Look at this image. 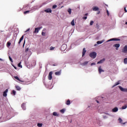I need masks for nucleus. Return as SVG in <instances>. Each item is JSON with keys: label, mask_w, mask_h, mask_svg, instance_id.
<instances>
[{"label": "nucleus", "mask_w": 127, "mask_h": 127, "mask_svg": "<svg viewBox=\"0 0 127 127\" xmlns=\"http://www.w3.org/2000/svg\"><path fill=\"white\" fill-rule=\"evenodd\" d=\"M43 83L46 88L51 89L53 88V80H45Z\"/></svg>", "instance_id": "f257e3e1"}, {"label": "nucleus", "mask_w": 127, "mask_h": 127, "mask_svg": "<svg viewBox=\"0 0 127 127\" xmlns=\"http://www.w3.org/2000/svg\"><path fill=\"white\" fill-rule=\"evenodd\" d=\"M17 82H18V83H19L20 84H22V85H28L30 84V81H28V80H18Z\"/></svg>", "instance_id": "f03ea898"}, {"label": "nucleus", "mask_w": 127, "mask_h": 127, "mask_svg": "<svg viewBox=\"0 0 127 127\" xmlns=\"http://www.w3.org/2000/svg\"><path fill=\"white\" fill-rule=\"evenodd\" d=\"M89 56L90 57H91V58H93V59H95V58H96V57H97V53L93 52L92 53H91L89 54Z\"/></svg>", "instance_id": "7ed1b4c3"}, {"label": "nucleus", "mask_w": 127, "mask_h": 127, "mask_svg": "<svg viewBox=\"0 0 127 127\" xmlns=\"http://www.w3.org/2000/svg\"><path fill=\"white\" fill-rule=\"evenodd\" d=\"M42 28V26L35 28V31L33 32L34 33H38L39 32V30H40Z\"/></svg>", "instance_id": "20e7f679"}, {"label": "nucleus", "mask_w": 127, "mask_h": 127, "mask_svg": "<svg viewBox=\"0 0 127 127\" xmlns=\"http://www.w3.org/2000/svg\"><path fill=\"white\" fill-rule=\"evenodd\" d=\"M62 51H65L67 49V45H63L61 48Z\"/></svg>", "instance_id": "39448f33"}, {"label": "nucleus", "mask_w": 127, "mask_h": 127, "mask_svg": "<svg viewBox=\"0 0 127 127\" xmlns=\"http://www.w3.org/2000/svg\"><path fill=\"white\" fill-rule=\"evenodd\" d=\"M118 87L122 92H125L127 93V88H124L121 86H119Z\"/></svg>", "instance_id": "423d86ee"}, {"label": "nucleus", "mask_w": 127, "mask_h": 127, "mask_svg": "<svg viewBox=\"0 0 127 127\" xmlns=\"http://www.w3.org/2000/svg\"><path fill=\"white\" fill-rule=\"evenodd\" d=\"M121 40V39H118V38H112V39H110V40H109L108 41H107V42H109L110 41H120Z\"/></svg>", "instance_id": "0eeeda50"}, {"label": "nucleus", "mask_w": 127, "mask_h": 127, "mask_svg": "<svg viewBox=\"0 0 127 127\" xmlns=\"http://www.w3.org/2000/svg\"><path fill=\"white\" fill-rule=\"evenodd\" d=\"M122 52L123 53H127V45H125L124 48L122 49Z\"/></svg>", "instance_id": "6e6552de"}, {"label": "nucleus", "mask_w": 127, "mask_h": 127, "mask_svg": "<svg viewBox=\"0 0 127 127\" xmlns=\"http://www.w3.org/2000/svg\"><path fill=\"white\" fill-rule=\"evenodd\" d=\"M52 74H53V71H50L49 72V75H48L49 80H52Z\"/></svg>", "instance_id": "1a4fd4ad"}, {"label": "nucleus", "mask_w": 127, "mask_h": 127, "mask_svg": "<svg viewBox=\"0 0 127 127\" xmlns=\"http://www.w3.org/2000/svg\"><path fill=\"white\" fill-rule=\"evenodd\" d=\"M98 72H99V74H101V73L105 72V70H104L103 69H102V66H99L98 67Z\"/></svg>", "instance_id": "9d476101"}, {"label": "nucleus", "mask_w": 127, "mask_h": 127, "mask_svg": "<svg viewBox=\"0 0 127 127\" xmlns=\"http://www.w3.org/2000/svg\"><path fill=\"white\" fill-rule=\"evenodd\" d=\"M121 46V45L120 44H115L113 45V47H116V50H119V47Z\"/></svg>", "instance_id": "9b49d317"}, {"label": "nucleus", "mask_w": 127, "mask_h": 127, "mask_svg": "<svg viewBox=\"0 0 127 127\" xmlns=\"http://www.w3.org/2000/svg\"><path fill=\"white\" fill-rule=\"evenodd\" d=\"M45 12H46L47 13H49L52 12V10L51 8H47L44 10Z\"/></svg>", "instance_id": "f8f14e48"}, {"label": "nucleus", "mask_w": 127, "mask_h": 127, "mask_svg": "<svg viewBox=\"0 0 127 127\" xmlns=\"http://www.w3.org/2000/svg\"><path fill=\"white\" fill-rule=\"evenodd\" d=\"M7 92H8V89H6L3 93V97H6L7 96Z\"/></svg>", "instance_id": "ddd939ff"}, {"label": "nucleus", "mask_w": 127, "mask_h": 127, "mask_svg": "<svg viewBox=\"0 0 127 127\" xmlns=\"http://www.w3.org/2000/svg\"><path fill=\"white\" fill-rule=\"evenodd\" d=\"M118 111H119V108H118V107H115L112 110L113 113H117Z\"/></svg>", "instance_id": "4468645a"}, {"label": "nucleus", "mask_w": 127, "mask_h": 127, "mask_svg": "<svg viewBox=\"0 0 127 127\" xmlns=\"http://www.w3.org/2000/svg\"><path fill=\"white\" fill-rule=\"evenodd\" d=\"M86 52L87 51H86V48H84L82 51V57L84 56L85 54H86Z\"/></svg>", "instance_id": "2eb2a0df"}, {"label": "nucleus", "mask_w": 127, "mask_h": 127, "mask_svg": "<svg viewBox=\"0 0 127 127\" xmlns=\"http://www.w3.org/2000/svg\"><path fill=\"white\" fill-rule=\"evenodd\" d=\"M21 108L23 109L24 111H25V110H26V108L25 107V103H23L21 105Z\"/></svg>", "instance_id": "dca6fc26"}, {"label": "nucleus", "mask_w": 127, "mask_h": 127, "mask_svg": "<svg viewBox=\"0 0 127 127\" xmlns=\"http://www.w3.org/2000/svg\"><path fill=\"white\" fill-rule=\"evenodd\" d=\"M24 36L23 35L22 36V37L20 38L19 42H18V45H20V43H21V41L23 40V38H24Z\"/></svg>", "instance_id": "f3484780"}, {"label": "nucleus", "mask_w": 127, "mask_h": 127, "mask_svg": "<svg viewBox=\"0 0 127 127\" xmlns=\"http://www.w3.org/2000/svg\"><path fill=\"white\" fill-rule=\"evenodd\" d=\"M104 62H105V59H103L97 62V64H102V63H104Z\"/></svg>", "instance_id": "a211bd4d"}, {"label": "nucleus", "mask_w": 127, "mask_h": 127, "mask_svg": "<svg viewBox=\"0 0 127 127\" xmlns=\"http://www.w3.org/2000/svg\"><path fill=\"white\" fill-rule=\"evenodd\" d=\"M53 116H54L55 117H59V114L57 113L56 112H54L53 113Z\"/></svg>", "instance_id": "6ab92c4d"}, {"label": "nucleus", "mask_w": 127, "mask_h": 127, "mask_svg": "<svg viewBox=\"0 0 127 127\" xmlns=\"http://www.w3.org/2000/svg\"><path fill=\"white\" fill-rule=\"evenodd\" d=\"M55 75H56V76H59L60 75H61V70H60V71H57L55 73Z\"/></svg>", "instance_id": "aec40b11"}, {"label": "nucleus", "mask_w": 127, "mask_h": 127, "mask_svg": "<svg viewBox=\"0 0 127 127\" xmlns=\"http://www.w3.org/2000/svg\"><path fill=\"white\" fill-rule=\"evenodd\" d=\"M93 10L94 11H97L99 10V7H98L97 6H95L93 8Z\"/></svg>", "instance_id": "412c9836"}, {"label": "nucleus", "mask_w": 127, "mask_h": 127, "mask_svg": "<svg viewBox=\"0 0 127 127\" xmlns=\"http://www.w3.org/2000/svg\"><path fill=\"white\" fill-rule=\"evenodd\" d=\"M119 123L120 124H123V125H126V123H123V120L122 119V118H119Z\"/></svg>", "instance_id": "4be33fe9"}, {"label": "nucleus", "mask_w": 127, "mask_h": 127, "mask_svg": "<svg viewBox=\"0 0 127 127\" xmlns=\"http://www.w3.org/2000/svg\"><path fill=\"white\" fill-rule=\"evenodd\" d=\"M118 85H120V81L116 82L113 86L112 88H114V87H116V86H118Z\"/></svg>", "instance_id": "5701e85b"}, {"label": "nucleus", "mask_w": 127, "mask_h": 127, "mask_svg": "<svg viewBox=\"0 0 127 127\" xmlns=\"http://www.w3.org/2000/svg\"><path fill=\"white\" fill-rule=\"evenodd\" d=\"M2 117H0V120H1V118ZM8 120H9V119L7 118H6L5 119H4L2 121H0V123H1V122H5L6 121H8Z\"/></svg>", "instance_id": "b1692460"}, {"label": "nucleus", "mask_w": 127, "mask_h": 127, "mask_svg": "<svg viewBox=\"0 0 127 127\" xmlns=\"http://www.w3.org/2000/svg\"><path fill=\"white\" fill-rule=\"evenodd\" d=\"M127 108V105L126 104L125 105L122 106V110H126Z\"/></svg>", "instance_id": "393cba45"}, {"label": "nucleus", "mask_w": 127, "mask_h": 127, "mask_svg": "<svg viewBox=\"0 0 127 127\" xmlns=\"http://www.w3.org/2000/svg\"><path fill=\"white\" fill-rule=\"evenodd\" d=\"M16 89L17 91H20V90H21V88L18 86H16Z\"/></svg>", "instance_id": "a878e982"}, {"label": "nucleus", "mask_w": 127, "mask_h": 127, "mask_svg": "<svg viewBox=\"0 0 127 127\" xmlns=\"http://www.w3.org/2000/svg\"><path fill=\"white\" fill-rule=\"evenodd\" d=\"M70 104H71V102L69 100H68L66 102V105H67V106H69Z\"/></svg>", "instance_id": "bb28decb"}, {"label": "nucleus", "mask_w": 127, "mask_h": 127, "mask_svg": "<svg viewBox=\"0 0 127 127\" xmlns=\"http://www.w3.org/2000/svg\"><path fill=\"white\" fill-rule=\"evenodd\" d=\"M67 11L69 13V14H71L72 12V10L71 9V8H68Z\"/></svg>", "instance_id": "cd10ccee"}, {"label": "nucleus", "mask_w": 127, "mask_h": 127, "mask_svg": "<svg viewBox=\"0 0 127 127\" xmlns=\"http://www.w3.org/2000/svg\"><path fill=\"white\" fill-rule=\"evenodd\" d=\"M103 42H104V41H98L97 42V43L98 44H102V43H103Z\"/></svg>", "instance_id": "c85d7f7f"}, {"label": "nucleus", "mask_w": 127, "mask_h": 127, "mask_svg": "<svg viewBox=\"0 0 127 127\" xmlns=\"http://www.w3.org/2000/svg\"><path fill=\"white\" fill-rule=\"evenodd\" d=\"M124 64H127V58H125L124 60Z\"/></svg>", "instance_id": "c756f323"}, {"label": "nucleus", "mask_w": 127, "mask_h": 127, "mask_svg": "<svg viewBox=\"0 0 127 127\" xmlns=\"http://www.w3.org/2000/svg\"><path fill=\"white\" fill-rule=\"evenodd\" d=\"M60 112L62 114H64L65 113V109H63L60 110Z\"/></svg>", "instance_id": "7c9ffc66"}, {"label": "nucleus", "mask_w": 127, "mask_h": 127, "mask_svg": "<svg viewBox=\"0 0 127 127\" xmlns=\"http://www.w3.org/2000/svg\"><path fill=\"white\" fill-rule=\"evenodd\" d=\"M30 12V10H27L24 12V14H27V13H29V12Z\"/></svg>", "instance_id": "2f4dec72"}, {"label": "nucleus", "mask_w": 127, "mask_h": 127, "mask_svg": "<svg viewBox=\"0 0 127 127\" xmlns=\"http://www.w3.org/2000/svg\"><path fill=\"white\" fill-rule=\"evenodd\" d=\"M103 119H104L105 120H106V119H108V118H109V117H108V116H107V115H103Z\"/></svg>", "instance_id": "473e14b6"}, {"label": "nucleus", "mask_w": 127, "mask_h": 127, "mask_svg": "<svg viewBox=\"0 0 127 127\" xmlns=\"http://www.w3.org/2000/svg\"><path fill=\"white\" fill-rule=\"evenodd\" d=\"M71 24L72 25V26H74L75 25V23L74 22V20H72V21L71 22Z\"/></svg>", "instance_id": "72a5a7b5"}, {"label": "nucleus", "mask_w": 127, "mask_h": 127, "mask_svg": "<svg viewBox=\"0 0 127 127\" xmlns=\"http://www.w3.org/2000/svg\"><path fill=\"white\" fill-rule=\"evenodd\" d=\"M10 45H11V43L10 42H7V47H9V46H10Z\"/></svg>", "instance_id": "f704fd0d"}, {"label": "nucleus", "mask_w": 127, "mask_h": 127, "mask_svg": "<svg viewBox=\"0 0 127 127\" xmlns=\"http://www.w3.org/2000/svg\"><path fill=\"white\" fill-rule=\"evenodd\" d=\"M12 94H13L14 96H15L16 94V91H15V90H13L12 92Z\"/></svg>", "instance_id": "c9c22d12"}, {"label": "nucleus", "mask_w": 127, "mask_h": 127, "mask_svg": "<svg viewBox=\"0 0 127 127\" xmlns=\"http://www.w3.org/2000/svg\"><path fill=\"white\" fill-rule=\"evenodd\" d=\"M18 67H20L21 68H22V65H21V62H20V63L18 64Z\"/></svg>", "instance_id": "e433bc0d"}, {"label": "nucleus", "mask_w": 127, "mask_h": 127, "mask_svg": "<svg viewBox=\"0 0 127 127\" xmlns=\"http://www.w3.org/2000/svg\"><path fill=\"white\" fill-rule=\"evenodd\" d=\"M42 126H43L42 124L38 123L37 124V126L39 127H42Z\"/></svg>", "instance_id": "4c0bfd02"}, {"label": "nucleus", "mask_w": 127, "mask_h": 127, "mask_svg": "<svg viewBox=\"0 0 127 127\" xmlns=\"http://www.w3.org/2000/svg\"><path fill=\"white\" fill-rule=\"evenodd\" d=\"M104 114H105V115H107V116H109V117H111V114H109L108 112H104Z\"/></svg>", "instance_id": "58836bf2"}, {"label": "nucleus", "mask_w": 127, "mask_h": 127, "mask_svg": "<svg viewBox=\"0 0 127 127\" xmlns=\"http://www.w3.org/2000/svg\"><path fill=\"white\" fill-rule=\"evenodd\" d=\"M29 50V49L28 48H26L25 50V52L26 53H27V52H28V51Z\"/></svg>", "instance_id": "ea45409f"}, {"label": "nucleus", "mask_w": 127, "mask_h": 127, "mask_svg": "<svg viewBox=\"0 0 127 127\" xmlns=\"http://www.w3.org/2000/svg\"><path fill=\"white\" fill-rule=\"evenodd\" d=\"M94 24V21H91L90 22V25H93Z\"/></svg>", "instance_id": "a19ab883"}, {"label": "nucleus", "mask_w": 127, "mask_h": 127, "mask_svg": "<svg viewBox=\"0 0 127 127\" xmlns=\"http://www.w3.org/2000/svg\"><path fill=\"white\" fill-rule=\"evenodd\" d=\"M9 61L11 62H13V61H12V59H11V58L10 57V56H9Z\"/></svg>", "instance_id": "79ce46f5"}, {"label": "nucleus", "mask_w": 127, "mask_h": 127, "mask_svg": "<svg viewBox=\"0 0 127 127\" xmlns=\"http://www.w3.org/2000/svg\"><path fill=\"white\" fill-rule=\"evenodd\" d=\"M55 49V47H51L50 48V50H54Z\"/></svg>", "instance_id": "37998d69"}, {"label": "nucleus", "mask_w": 127, "mask_h": 127, "mask_svg": "<svg viewBox=\"0 0 127 127\" xmlns=\"http://www.w3.org/2000/svg\"><path fill=\"white\" fill-rule=\"evenodd\" d=\"M45 34H46V33L45 32H44L43 31L42 32V35L43 36H45Z\"/></svg>", "instance_id": "c03bdc74"}, {"label": "nucleus", "mask_w": 127, "mask_h": 127, "mask_svg": "<svg viewBox=\"0 0 127 127\" xmlns=\"http://www.w3.org/2000/svg\"><path fill=\"white\" fill-rule=\"evenodd\" d=\"M14 79H16V80H19V78L18 77V76H14Z\"/></svg>", "instance_id": "a18cd8bd"}, {"label": "nucleus", "mask_w": 127, "mask_h": 127, "mask_svg": "<svg viewBox=\"0 0 127 127\" xmlns=\"http://www.w3.org/2000/svg\"><path fill=\"white\" fill-rule=\"evenodd\" d=\"M99 27H100V26H99V24H96V28L97 29H99Z\"/></svg>", "instance_id": "49530a36"}, {"label": "nucleus", "mask_w": 127, "mask_h": 127, "mask_svg": "<svg viewBox=\"0 0 127 127\" xmlns=\"http://www.w3.org/2000/svg\"><path fill=\"white\" fill-rule=\"evenodd\" d=\"M56 7H57V5H54L53 6V8H56Z\"/></svg>", "instance_id": "de8ad7c7"}, {"label": "nucleus", "mask_w": 127, "mask_h": 127, "mask_svg": "<svg viewBox=\"0 0 127 127\" xmlns=\"http://www.w3.org/2000/svg\"><path fill=\"white\" fill-rule=\"evenodd\" d=\"M106 11H107V15L109 16V15H110V13L109 12V11L107 9L106 10Z\"/></svg>", "instance_id": "09e8293b"}, {"label": "nucleus", "mask_w": 127, "mask_h": 127, "mask_svg": "<svg viewBox=\"0 0 127 127\" xmlns=\"http://www.w3.org/2000/svg\"><path fill=\"white\" fill-rule=\"evenodd\" d=\"M87 64H88V62H85L84 63H83L84 65H87Z\"/></svg>", "instance_id": "8fccbe9b"}, {"label": "nucleus", "mask_w": 127, "mask_h": 127, "mask_svg": "<svg viewBox=\"0 0 127 127\" xmlns=\"http://www.w3.org/2000/svg\"><path fill=\"white\" fill-rule=\"evenodd\" d=\"M93 65H96V64L95 63H92L91 64V66H93Z\"/></svg>", "instance_id": "3c124183"}, {"label": "nucleus", "mask_w": 127, "mask_h": 127, "mask_svg": "<svg viewBox=\"0 0 127 127\" xmlns=\"http://www.w3.org/2000/svg\"><path fill=\"white\" fill-rule=\"evenodd\" d=\"M82 18H83V19L86 20V19H87V16H84V17H83Z\"/></svg>", "instance_id": "603ef678"}, {"label": "nucleus", "mask_w": 127, "mask_h": 127, "mask_svg": "<svg viewBox=\"0 0 127 127\" xmlns=\"http://www.w3.org/2000/svg\"><path fill=\"white\" fill-rule=\"evenodd\" d=\"M96 102L97 103V104H100V103H101V101H99V100H96Z\"/></svg>", "instance_id": "864d4df0"}, {"label": "nucleus", "mask_w": 127, "mask_h": 127, "mask_svg": "<svg viewBox=\"0 0 127 127\" xmlns=\"http://www.w3.org/2000/svg\"><path fill=\"white\" fill-rule=\"evenodd\" d=\"M106 112H111V109H106Z\"/></svg>", "instance_id": "5fc2aeb1"}, {"label": "nucleus", "mask_w": 127, "mask_h": 127, "mask_svg": "<svg viewBox=\"0 0 127 127\" xmlns=\"http://www.w3.org/2000/svg\"><path fill=\"white\" fill-rule=\"evenodd\" d=\"M124 10L125 12H127V8H126V7L124 8Z\"/></svg>", "instance_id": "6e6d98bb"}, {"label": "nucleus", "mask_w": 127, "mask_h": 127, "mask_svg": "<svg viewBox=\"0 0 127 127\" xmlns=\"http://www.w3.org/2000/svg\"><path fill=\"white\" fill-rule=\"evenodd\" d=\"M103 97H99L98 98V100H101V99H102Z\"/></svg>", "instance_id": "4d7b16f0"}, {"label": "nucleus", "mask_w": 127, "mask_h": 127, "mask_svg": "<svg viewBox=\"0 0 127 127\" xmlns=\"http://www.w3.org/2000/svg\"><path fill=\"white\" fill-rule=\"evenodd\" d=\"M25 44V41H24V43L23 44V47H24Z\"/></svg>", "instance_id": "13d9d810"}, {"label": "nucleus", "mask_w": 127, "mask_h": 127, "mask_svg": "<svg viewBox=\"0 0 127 127\" xmlns=\"http://www.w3.org/2000/svg\"><path fill=\"white\" fill-rule=\"evenodd\" d=\"M33 63H34V65H35L36 64V61H34Z\"/></svg>", "instance_id": "bf43d9fd"}, {"label": "nucleus", "mask_w": 127, "mask_h": 127, "mask_svg": "<svg viewBox=\"0 0 127 127\" xmlns=\"http://www.w3.org/2000/svg\"><path fill=\"white\" fill-rule=\"evenodd\" d=\"M100 14V11H98L97 13V14Z\"/></svg>", "instance_id": "052dcab7"}, {"label": "nucleus", "mask_w": 127, "mask_h": 127, "mask_svg": "<svg viewBox=\"0 0 127 127\" xmlns=\"http://www.w3.org/2000/svg\"><path fill=\"white\" fill-rule=\"evenodd\" d=\"M27 31H29V29H28L25 31V32H27Z\"/></svg>", "instance_id": "680f3d73"}, {"label": "nucleus", "mask_w": 127, "mask_h": 127, "mask_svg": "<svg viewBox=\"0 0 127 127\" xmlns=\"http://www.w3.org/2000/svg\"><path fill=\"white\" fill-rule=\"evenodd\" d=\"M13 66L14 67V69H17V68H16V66H13Z\"/></svg>", "instance_id": "e2e57ef3"}, {"label": "nucleus", "mask_w": 127, "mask_h": 127, "mask_svg": "<svg viewBox=\"0 0 127 127\" xmlns=\"http://www.w3.org/2000/svg\"><path fill=\"white\" fill-rule=\"evenodd\" d=\"M96 123H97V124H99V120H97V121H96Z\"/></svg>", "instance_id": "0e129e2a"}, {"label": "nucleus", "mask_w": 127, "mask_h": 127, "mask_svg": "<svg viewBox=\"0 0 127 127\" xmlns=\"http://www.w3.org/2000/svg\"><path fill=\"white\" fill-rule=\"evenodd\" d=\"M1 32H3V31H0V34H1Z\"/></svg>", "instance_id": "69168bd1"}, {"label": "nucleus", "mask_w": 127, "mask_h": 127, "mask_svg": "<svg viewBox=\"0 0 127 127\" xmlns=\"http://www.w3.org/2000/svg\"><path fill=\"white\" fill-rule=\"evenodd\" d=\"M85 15L86 16H87V15H88V13L85 14Z\"/></svg>", "instance_id": "338daca9"}, {"label": "nucleus", "mask_w": 127, "mask_h": 127, "mask_svg": "<svg viewBox=\"0 0 127 127\" xmlns=\"http://www.w3.org/2000/svg\"><path fill=\"white\" fill-rule=\"evenodd\" d=\"M0 61H2V59L0 58Z\"/></svg>", "instance_id": "774afa93"}]
</instances>
